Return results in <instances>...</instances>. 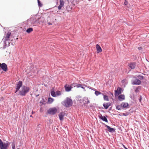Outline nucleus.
<instances>
[{
  "label": "nucleus",
  "instance_id": "f257e3e1",
  "mask_svg": "<svg viewBox=\"0 0 149 149\" xmlns=\"http://www.w3.org/2000/svg\"><path fill=\"white\" fill-rule=\"evenodd\" d=\"M30 90V88L29 87L25 86H23L19 91V94L21 96H25L29 91Z\"/></svg>",
  "mask_w": 149,
  "mask_h": 149
},
{
  "label": "nucleus",
  "instance_id": "f03ea898",
  "mask_svg": "<svg viewBox=\"0 0 149 149\" xmlns=\"http://www.w3.org/2000/svg\"><path fill=\"white\" fill-rule=\"evenodd\" d=\"M62 104L66 107H69L72 106V102L71 99L67 97L62 103Z\"/></svg>",
  "mask_w": 149,
  "mask_h": 149
},
{
  "label": "nucleus",
  "instance_id": "7ed1b4c3",
  "mask_svg": "<svg viewBox=\"0 0 149 149\" xmlns=\"http://www.w3.org/2000/svg\"><path fill=\"white\" fill-rule=\"evenodd\" d=\"M9 144L8 143H3L1 139H0V149H7Z\"/></svg>",
  "mask_w": 149,
  "mask_h": 149
},
{
  "label": "nucleus",
  "instance_id": "20e7f679",
  "mask_svg": "<svg viewBox=\"0 0 149 149\" xmlns=\"http://www.w3.org/2000/svg\"><path fill=\"white\" fill-rule=\"evenodd\" d=\"M57 110L56 108L55 107L50 108L47 111V112L50 115H54L56 114Z\"/></svg>",
  "mask_w": 149,
  "mask_h": 149
},
{
  "label": "nucleus",
  "instance_id": "39448f33",
  "mask_svg": "<svg viewBox=\"0 0 149 149\" xmlns=\"http://www.w3.org/2000/svg\"><path fill=\"white\" fill-rule=\"evenodd\" d=\"M122 90V88L120 87H118L116 90H115V97L118 96L121 93V91Z\"/></svg>",
  "mask_w": 149,
  "mask_h": 149
},
{
  "label": "nucleus",
  "instance_id": "423d86ee",
  "mask_svg": "<svg viewBox=\"0 0 149 149\" xmlns=\"http://www.w3.org/2000/svg\"><path fill=\"white\" fill-rule=\"evenodd\" d=\"M22 82L21 81H19L17 84L16 87L15 88L16 91L15 93L17 92L20 89V88L22 87Z\"/></svg>",
  "mask_w": 149,
  "mask_h": 149
},
{
  "label": "nucleus",
  "instance_id": "0eeeda50",
  "mask_svg": "<svg viewBox=\"0 0 149 149\" xmlns=\"http://www.w3.org/2000/svg\"><path fill=\"white\" fill-rule=\"evenodd\" d=\"M0 67L4 71H6L7 70V65L5 63L2 64L0 63Z\"/></svg>",
  "mask_w": 149,
  "mask_h": 149
},
{
  "label": "nucleus",
  "instance_id": "6e6552de",
  "mask_svg": "<svg viewBox=\"0 0 149 149\" xmlns=\"http://www.w3.org/2000/svg\"><path fill=\"white\" fill-rule=\"evenodd\" d=\"M83 101L84 104L85 105L90 103V101L89 100L88 98L87 97H85L83 98Z\"/></svg>",
  "mask_w": 149,
  "mask_h": 149
},
{
  "label": "nucleus",
  "instance_id": "1a4fd4ad",
  "mask_svg": "<svg viewBox=\"0 0 149 149\" xmlns=\"http://www.w3.org/2000/svg\"><path fill=\"white\" fill-rule=\"evenodd\" d=\"M66 91L68 92L71 90L72 87L71 86H70L69 85L66 84L64 86Z\"/></svg>",
  "mask_w": 149,
  "mask_h": 149
},
{
  "label": "nucleus",
  "instance_id": "9d476101",
  "mask_svg": "<svg viewBox=\"0 0 149 149\" xmlns=\"http://www.w3.org/2000/svg\"><path fill=\"white\" fill-rule=\"evenodd\" d=\"M64 2L63 0H60V5L58 6V9L60 10L61 9L64 5Z\"/></svg>",
  "mask_w": 149,
  "mask_h": 149
},
{
  "label": "nucleus",
  "instance_id": "9b49d317",
  "mask_svg": "<svg viewBox=\"0 0 149 149\" xmlns=\"http://www.w3.org/2000/svg\"><path fill=\"white\" fill-rule=\"evenodd\" d=\"M128 66L131 69H134L136 66V63L135 62L131 63L129 64Z\"/></svg>",
  "mask_w": 149,
  "mask_h": 149
},
{
  "label": "nucleus",
  "instance_id": "f8f14e48",
  "mask_svg": "<svg viewBox=\"0 0 149 149\" xmlns=\"http://www.w3.org/2000/svg\"><path fill=\"white\" fill-rule=\"evenodd\" d=\"M65 113L64 112H61L58 115L60 120H62L63 119V117L65 116Z\"/></svg>",
  "mask_w": 149,
  "mask_h": 149
},
{
  "label": "nucleus",
  "instance_id": "ddd939ff",
  "mask_svg": "<svg viewBox=\"0 0 149 149\" xmlns=\"http://www.w3.org/2000/svg\"><path fill=\"white\" fill-rule=\"evenodd\" d=\"M104 125H105V127H106L108 129V131L109 132H114L115 131V130L114 129L111 128L110 127L107 125L105 124H104Z\"/></svg>",
  "mask_w": 149,
  "mask_h": 149
},
{
  "label": "nucleus",
  "instance_id": "4468645a",
  "mask_svg": "<svg viewBox=\"0 0 149 149\" xmlns=\"http://www.w3.org/2000/svg\"><path fill=\"white\" fill-rule=\"evenodd\" d=\"M141 82L140 80L138 79H135L132 82L133 84L139 85L141 84Z\"/></svg>",
  "mask_w": 149,
  "mask_h": 149
},
{
  "label": "nucleus",
  "instance_id": "2eb2a0df",
  "mask_svg": "<svg viewBox=\"0 0 149 149\" xmlns=\"http://www.w3.org/2000/svg\"><path fill=\"white\" fill-rule=\"evenodd\" d=\"M96 48L97 49V53H98L102 52V49L99 45H96Z\"/></svg>",
  "mask_w": 149,
  "mask_h": 149
},
{
  "label": "nucleus",
  "instance_id": "dca6fc26",
  "mask_svg": "<svg viewBox=\"0 0 149 149\" xmlns=\"http://www.w3.org/2000/svg\"><path fill=\"white\" fill-rule=\"evenodd\" d=\"M125 99V96L124 95L121 94L118 97V99L120 101H122Z\"/></svg>",
  "mask_w": 149,
  "mask_h": 149
},
{
  "label": "nucleus",
  "instance_id": "f3484780",
  "mask_svg": "<svg viewBox=\"0 0 149 149\" xmlns=\"http://www.w3.org/2000/svg\"><path fill=\"white\" fill-rule=\"evenodd\" d=\"M110 103L109 102L103 104V105L105 109H107L110 106Z\"/></svg>",
  "mask_w": 149,
  "mask_h": 149
},
{
  "label": "nucleus",
  "instance_id": "a211bd4d",
  "mask_svg": "<svg viewBox=\"0 0 149 149\" xmlns=\"http://www.w3.org/2000/svg\"><path fill=\"white\" fill-rule=\"evenodd\" d=\"M121 106L123 108H127L128 106V104L127 103L123 102L121 104Z\"/></svg>",
  "mask_w": 149,
  "mask_h": 149
},
{
  "label": "nucleus",
  "instance_id": "6ab92c4d",
  "mask_svg": "<svg viewBox=\"0 0 149 149\" xmlns=\"http://www.w3.org/2000/svg\"><path fill=\"white\" fill-rule=\"evenodd\" d=\"M11 34V33L10 32H8L7 33L6 36L5 38V40L6 41L8 40Z\"/></svg>",
  "mask_w": 149,
  "mask_h": 149
},
{
  "label": "nucleus",
  "instance_id": "aec40b11",
  "mask_svg": "<svg viewBox=\"0 0 149 149\" xmlns=\"http://www.w3.org/2000/svg\"><path fill=\"white\" fill-rule=\"evenodd\" d=\"M100 118L103 121H105L107 122H108V120L107 118L105 116H103L101 115V116L100 117Z\"/></svg>",
  "mask_w": 149,
  "mask_h": 149
},
{
  "label": "nucleus",
  "instance_id": "412c9836",
  "mask_svg": "<svg viewBox=\"0 0 149 149\" xmlns=\"http://www.w3.org/2000/svg\"><path fill=\"white\" fill-rule=\"evenodd\" d=\"M54 101V99L51 97H49L48 99V102L49 104H51Z\"/></svg>",
  "mask_w": 149,
  "mask_h": 149
},
{
  "label": "nucleus",
  "instance_id": "4be33fe9",
  "mask_svg": "<svg viewBox=\"0 0 149 149\" xmlns=\"http://www.w3.org/2000/svg\"><path fill=\"white\" fill-rule=\"evenodd\" d=\"M33 31V29L32 28H30L27 29L26 32L28 33H30Z\"/></svg>",
  "mask_w": 149,
  "mask_h": 149
},
{
  "label": "nucleus",
  "instance_id": "5701e85b",
  "mask_svg": "<svg viewBox=\"0 0 149 149\" xmlns=\"http://www.w3.org/2000/svg\"><path fill=\"white\" fill-rule=\"evenodd\" d=\"M51 95L53 97H56V94L55 92L53 91L51 92Z\"/></svg>",
  "mask_w": 149,
  "mask_h": 149
},
{
  "label": "nucleus",
  "instance_id": "b1692460",
  "mask_svg": "<svg viewBox=\"0 0 149 149\" xmlns=\"http://www.w3.org/2000/svg\"><path fill=\"white\" fill-rule=\"evenodd\" d=\"M56 95L59 96L61 95V92L59 91H57L56 92Z\"/></svg>",
  "mask_w": 149,
  "mask_h": 149
},
{
  "label": "nucleus",
  "instance_id": "393cba45",
  "mask_svg": "<svg viewBox=\"0 0 149 149\" xmlns=\"http://www.w3.org/2000/svg\"><path fill=\"white\" fill-rule=\"evenodd\" d=\"M84 86V85H82V84H79L77 85L76 86H74V87L76 86L78 88H79V87H81L82 86Z\"/></svg>",
  "mask_w": 149,
  "mask_h": 149
},
{
  "label": "nucleus",
  "instance_id": "a878e982",
  "mask_svg": "<svg viewBox=\"0 0 149 149\" xmlns=\"http://www.w3.org/2000/svg\"><path fill=\"white\" fill-rule=\"evenodd\" d=\"M104 100L108 101H109V99L108 98V96L106 95H104Z\"/></svg>",
  "mask_w": 149,
  "mask_h": 149
},
{
  "label": "nucleus",
  "instance_id": "bb28decb",
  "mask_svg": "<svg viewBox=\"0 0 149 149\" xmlns=\"http://www.w3.org/2000/svg\"><path fill=\"white\" fill-rule=\"evenodd\" d=\"M101 94V93L98 91H96L95 92V94L96 95H99V94Z\"/></svg>",
  "mask_w": 149,
  "mask_h": 149
},
{
  "label": "nucleus",
  "instance_id": "cd10ccee",
  "mask_svg": "<svg viewBox=\"0 0 149 149\" xmlns=\"http://www.w3.org/2000/svg\"><path fill=\"white\" fill-rule=\"evenodd\" d=\"M38 2L39 6L40 7H42V4L40 3V1L39 0H38Z\"/></svg>",
  "mask_w": 149,
  "mask_h": 149
},
{
  "label": "nucleus",
  "instance_id": "c85d7f7f",
  "mask_svg": "<svg viewBox=\"0 0 149 149\" xmlns=\"http://www.w3.org/2000/svg\"><path fill=\"white\" fill-rule=\"evenodd\" d=\"M139 87H138L136 88L135 91L136 93H138L139 91Z\"/></svg>",
  "mask_w": 149,
  "mask_h": 149
},
{
  "label": "nucleus",
  "instance_id": "c756f323",
  "mask_svg": "<svg viewBox=\"0 0 149 149\" xmlns=\"http://www.w3.org/2000/svg\"><path fill=\"white\" fill-rule=\"evenodd\" d=\"M129 113L127 112L125 113H123L122 114V115L124 116H127L129 115Z\"/></svg>",
  "mask_w": 149,
  "mask_h": 149
},
{
  "label": "nucleus",
  "instance_id": "7c9ffc66",
  "mask_svg": "<svg viewBox=\"0 0 149 149\" xmlns=\"http://www.w3.org/2000/svg\"><path fill=\"white\" fill-rule=\"evenodd\" d=\"M116 109L118 110H120L121 109L119 105H118L116 107Z\"/></svg>",
  "mask_w": 149,
  "mask_h": 149
},
{
  "label": "nucleus",
  "instance_id": "2f4dec72",
  "mask_svg": "<svg viewBox=\"0 0 149 149\" xmlns=\"http://www.w3.org/2000/svg\"><path fill=\"white\" fill-rule=\"evenodd\" d=\"M127 3H128L127 1L126 0H125V2L124 3V4L125 5H127Z\"/></svg>",
  "mask_w": 149,
  "mask_h": 149
},
{
  "label": "nucleus",
  "instance_id": "473e14b6",
  "mask_svg": "<svg viewBox=\"0 0 149 149\" xmlns=\"http://www.w3.org/2000/svg\"><path fill=\"white\" fill-rule=\"evenodd\" d=\"M12 147L13 149H15V146L14 144H12Z\"/></svg>",
  "mask_w": 149,
  "mask_h": 149
},
{
  "label": "nucleus",
  "instance_id": "72a5a7b5",
  "mask_svg": "<svg viewBox=\"0 0 149 149\" xmlns=\"http://www.w3.org/2000/svg\"><path fill=\"white\" fill-rule=\"evenodd\" d=\"M138 49L139 50H141L142 49V48L141 47H140L138 48Z\"/></svg>",
  "mask_w": 149,
  "mask_h": 149
},
{
  "label": "nucleus",
  "instance_id": "f704fd0d",
  "mask_svg": "<svg viewBox=\"0 0 149 149\" xmlns=\"http://www.w3.org/2000/svg\"><path fill=\"white\" fill-rule=\"evenodd\" d=\"M48 24L49 25H52V24L51 23H50V22H49L48 23Z\"/></svg>",
  "mask_w": 149,
  "mask_h": 149
},
{
  "label": "nucleus",
  "instance_id": "c9c22d12",
  "mask_svg": "<svg viewBox=\"0 0 149 149\" xmlns=\"http://www.w3.org/2000/svg\"><path fill=\"white\" fill-rule=\"evenodd\" d=\"M81 88L83 89H84V88L83 87V86H82L81 87Z\"/></svg>",
  "mask_w": 149,
  "mask_h": 149
},
{
  "label": "nucleus",
  "instance_id": "e433bc0d",
  "mask_svg": "<svg viewBox=\"0 0 149 149\" xmlns=\"http://www.w3.org/2000/svg\"><path fill=\"white\" fill-rule=\"evenodd\" d=\"M74 84H74V83H73V84H72V86Z\"/></svg>",
  "mask_w": 149,
  "mask_h": 149
},
{
  "label": "nucleus",
  "instance_id": "4c0bfd02",
  "mask_svg": "<svg viewBox=\"0 0 149 149\" xmlns=\"http://www.w3.org/2000/svg\"><path fill=\"white\" fill-rule=\"evenodd\" d=\"M141 100V99H140L139 100V101H140V102Z\"/></svg>",
  "mask_w": 149,
  "mask_h": 149
},
{
  "label": "nucleus",
  "instance_id": "58836bf2",
  "mask_svg": "<svg viewBox=\"0 0 149 149\" xmlns=\"http://www.w3.org/2000/svg\"><path fill=\"white\" fill-rule=\"evenodd\" d=\"M125 148L126 149H127V148H126V147H125Z\"/></svg>",
  "mask_w": 149,
  "mask_h": 149
},
{
  "label": "nucleus",
  "instance_id": "ea45409f",
  "mask_svg": "<svg viewBox=\"0 0 149 149\" xmlns=\"http://www.w3.org/2000/svg\"><path fill=\"white\" fill-rule=\"evenodd\" d=\"M32 114H33V111L32 112Z\"/></svg>",
  "mask_w": 149,
  "mask_h": 149
},
{
  "label": "nucleus",
  "instance_id": "a19ab883",
  "mask_svg": "<svg viewBox=\"0 0 149 149\" xmlns=\"http://www.w3.org/2000/svg\"><path fill=\"white\" fill-rule=\"evenodd\" d=\"M30 117H32V115H31L30 116Z\"/></svg>",
  "mask_w": 149,
  "mask_h": 149
},
{
  "label": "nucleus",
  "instance_id": "79ce46f5",
  "mask_svg": "<svg viewBox=\"0 0 149 149\" xmlns=\"http://www.w3.org/2000/svg\"><path fill=\"white\" fill-rule=\"evenodd\" d=\"M102 149H105V148H103Z\"/></svg>",
  "mask_w": 149,
  "mask_h": 149
},
{
  "label": "nucleus",
  "instance_id": "37998d69",
  "mask_svg": "<svg viewBox=\"0 0 149 149\" xmlns=\"http://www.w3.org/2000/svg\"><path fill=\"white\" fill-rule=\"evenodd\" d=\"M17 149H20L19 148H17Z\"/></svg>",
  "mask_w": 149,
  "mask_h": 149
}]
</instances>
